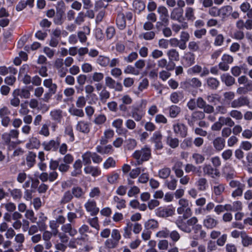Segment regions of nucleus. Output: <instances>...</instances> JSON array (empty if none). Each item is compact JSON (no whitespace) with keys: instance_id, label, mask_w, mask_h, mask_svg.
Returning a JSON list of instances; mask_svg holds the SVG:
<instances>
[{"instance_id":"f257e3e1","label":"nucleus","mask_w":252,"mask_h":252,"mask_svg":"<svg viewBox=\"0 0 252 252\" xmlns=\"http://www.w3.org/2000/svg\"><path fill=\"white\" fill-rule=\"evenodd\" d=\"M188 218H184L179 216L175 221L177 227L182 231L189 233L192 231L191 227L194 226L197 222L198 219L195 217H193L186 221Z\"/></svg>"},{"instance_id":"f03ea898","label":"nucleus","mask_w":252,"mask_h":252,"mask_svg":"<svg viewBox=\"0 0 252 252\" xmlns=\"http://www.w3.org/2000/svg\"><path fill=\"white\" fill-rule=\"evenodd\" d=\"M132 157L136 160V165H141L144 161H148L151 157V149L145 147L140 150L135 151Z\"/></svg>"},{"instance_id":"7ed1b4c3","label":"nucleus","mask_w":252,"mask_h":252,"mask_svg":"<svg viewBox=\"0 0 252 252\" xmlns=\"http://www.w3.org/2000/svg\"><path fill=\"white\" fill-rule=\"evenodd\" d=\"M224 125L232 127L234 125V122L230 117H220L219 121L211 126V129L213 131H220Z\"/></svg>"},{"instance_id":"20e7f679","label":"nucleus","mask_w":252,"mask_h":252,"mask_svg":"<svg viewBox=\"0 0 252 252\" xmlns=\"http://www.w3.org/2000/svg\"><path fill=\"white\" fill-rule=\"evenodd\" d=\"M64 65L63 60L61 58H57L54 63V67L61 78H64L68 72L67 68Z\"/></svg>"},{"instance_id":"39448f33","label":"nucleus","mask_w":252,"mask_h":252,"mask_svg":"<svg viewBox=\"0 0 252 252\" xmlns=\"http://www.w3.org/2000/svg\"><path fill=\"white\" fill-rule=\"evenodd\" d=\"M196 102L197 106L200 109H203L204 113L211 114L214 112L215 108L214 106L207 104L202 97H198Z\"/></svg>"},{"instance_id":"423d86ee","label":"nucleus","mask_w":252,"mask_h":252,"mask_svg":"<svg viewBox=\"0 0 252 252\" xmlns=\"http://www.w3.org/2000/svg\"><path fill=\"white\" fill-rule=\"evenodd\" d=\"M250 100L248 97L241 96L230 102V106L233 108H238L244 106H249Z\"/></svg>"},{"instance_id":"0eeeda50","label":"nucleus","mask_w":252,"mask_h":252,"mask_svg":"<svg viewBox=\"0 0 252 252\" xmlns=\"http://www.w3.org/2000/svg\"><path fill=\"white\" fill-rule=\"evenodd\" d=\"M175 214V209L172 207H166L159 208L157 212L156 215L157 216L162 218H166L172 217Z\"/></svg>"},{"instance_id":"6e6552de","label":"nucleus","mask_w":252,"mask_h":252,"mask_svg":"<svg viewBox=\"0 0 252 252\" xmlns=\"http://www.w3.org/2000/svg\"><path fill=\"white\" fill-rule=\"evenodd\" d=\"M203 171L205 175L210 176L211 178H215L219 177L220 172L217 169L214 168L209 164H205L203 167Z\"/></svg>"},{"instance_id":"1a4fd4ad","label":"nucleus","mask_w":252,"mask_h":252,"mask_svg":"<svg viewBox=\"0 0 252 252\" xmlns=\"http://www.w3.org/2000/svg\"><path fill=\"white\" fill-rule=\"evenodd\" d=\"M19 136V131L16 129H11L9 132H5L2 135V139L6 144H9L11 139H17Z\"/></svg>"},{"instance_id":"9d476101","label":"nucleus","mask_w":252,"mask_h":252,"mask_svg":"<svg viewBox=\"0 0 252 252\" xmlns=\"http://www.w3.org/2000/svg\"><path fill=\"white\" fill-rule=\"evenodd\" d=\"M85 207L92 215H95L99 212V208L97 207L96 202L94 200H89L85 204Z\"/></svg>"},{"instance_id":"9b49d317","label":"nucleus","mask_w":252,"mask_h":252,"mask_svg":"<svg viewBox=\"0 0 252 252\" xmlns=\"http://www.w3.org/2000/svg\"><path fill=\"white\" fill-rule=\"evenodd\" d=\"M157 12L159 15V19L160 21L164 22L165 25L168 23V11L164 6H159L157 9Z\"/></svg>"},{"instance_id":"f8f14e48","label":"nucleus","mask_w":252,"mask_h":252,"mask_svg":"<svg viewBox=\"0 0 252 252\" xmlns=\"http://www.w3.org/2000/svg\"><path fill=\"white\" fill-rule=\"evenodd\" d=\"M173 130L177 135H179L182 137H185L187 135V128L182 124H177L173 126Z\"/></svg>"},{"instance_id":"ddd939ff","label":"nucleus","mask_w":252,"mask_h":252,"mask_svg":"<svg viewBox=\"0 0 252 252\" xmlns=\"http://www.w3.org/2000/svg\"><path fill=\"white\" fill-rule=\"evenodd\" d=\"M158 67L160 68L165 67L168 71L173 70L175 68V63L173 62H169L167 64V61L165 59H161L157 62Z\"/></svg>"},{"instance_id":"4468645a","label":"nucleus","mask_w":252,"mask_h":252,"mask_svg":"<svg viewBox=\"0 0 252 252\" xmlns=\"http://www.w3.org/2000/svg\"><path fill=\"white\" fill-rule=\"evenodd\" d=\"M162 137V134L159 131H157L153 134L152 140L155 143L156 149L157 150H160L163 148Z\"/></svg>"},{"instance_id":"2eb2a0df","label":"nucleus","mask_w":252,"mask_h":252,"mask_svg":"<svg viewBox=\"0 0 252 252\" xmlns=\"http://www.w3.org/2000/svg\"><path fill=\"white\" fill-rule=\"evenodd\" d=\"M251 91H252V80H249L243 87L238 88L236 92L239 94H245Z\"/></svg>"},{"instance_id":"dca6fc26","label":"nucleus","mask_w":252,"mask_h":252,"mask_svg":"<svg viewBox=\"0 0 252 252\" xmlns=\"http://www.w3.org/2000/svg\"><path fill=\"white\" fill-rule=\"evenodd\" d=\"M61 230L63 233H68L71 236H75L77 233V230L73 227L70 223L63 224L61 226Z\"/></svg>"},{"instance_id":"f3484780","label":"nucleus","mask_w":252,"mask_h":252,"mask_svg":"<svg viewBox=\"0 0 252 252\" xmlns=\"http://www.w3.org/2000/svg\"><path fill=\"white\" fill-rule=\"evenodd\" d=\"M82 166L81 160L80 159L76 160L73 165V170L71 172V175L73 177H76L80 175L82 173Z\"/></svg>"},{"instance_id":"a211bd4d","label":"nucleus","mask_w":252,"mask_h":252,"mask_svg":"<svg viewBox=\"0 0 252 252\" xmlns=\"http://www.w3.org/2000/svg\"><path fill=\"white\" fill-rule=\"evenodd\" d=\"M217 224L218 221L210 216H207L203 220L204 226L208 229H212L215 227Z\"/></svg>"},{"instance_id":"6ab92c4d","label":"nucleus","mask_w":252,"mask_h":252,"mask_svg":"<svg viewBox=\"0 0 252 252\" xmlns=\"http://www.w3.org/2000/svg\"><path fill=\"white\" fill-rule=\"evenodd\" d=\"M132 117L136 121H140L143 118V113L138 107L133 106L131 112Z\"/></svg>"},{"instance_id":"aec40b11","label":"nucleus","mask_w":252,"mask_h":252,"mask_svg":"<svg viewBox=\"0 0 252 252\" xmlns=\"http://www.w3.org/2000/svg\"><path fill=\"white\" fill-rule=\"evenodd\" d=\"M213 144L216 150L221 151L225 146V140L221 137H218L213 140Z\"/></svg>"},{"instance_id":"412c9836","label":"nucleus","mask_w":252,"mask_h":252,"mask_svg":"<svg viewBox=\"0 0 252 252\" xmlns=\"http://www.w3.org/2000/svg\"><path fill=\"white\" fill-rule=\"evenodd\" d=\"M59 144L60 143L58 141L52 140L48 142H44L43 146L45 150L49 151L53 149L55 151L58 148Z\"/></svg>"},{"instance_id":"4be33fe9","label":"nucleus","mask_w":252,"mask_h":252,"mask_svg":"<svg viewBox=\"0 0 252 252\" xmlns=\"http://www.w3.org/2000/svg\"><path fill=\"white\" fill-rule=\"evenodd\" d=\"M183 10L179 8H174L171 12L170 18L172 20L180 21L183 16Z\"/></svg>"},{"instance_id":"5701e85b","label":"nucleus","mask_w":252,"mask_h":252,"mask_svg":"<svg viewBox=\"0 0 252 252\" xmlns=\"http://www.w3.org/2000/svg\"><path fill=\"white\" fill-rule=\"evenodd\" d=\"M43 85L49 89L50 92L52 94H55L57 91V86L53 83L52 79H45L43 81Z\"/></svg>"},{"instance_id":"b1692460","label":"nucleus","mask_w":252,"mask_h":252,"mask_svg":"<svg viewBox=\"0 0 252 252\" xmlns=\"http://www.w3.org/2000/svg\"><path fill=\"white\" fill-rule=\"evenodd\" d=\"M14 93L21 98H29L31 96L30 91L26 88L17 89L13 91Z\"/></svg>"},{"instance_id":"393cba45","label":"nucleus","mask_w":252,"mask_h":252,"mask_svg":"<svg viewBox=\"0 0 252 252\" xmlns=\"http://www.w3.org/2000/svg\"><path fill=\"white\" fill-rule=\"evenodd\" d=\"M220 78L227 86H231L235 83V78L229 74H223Z\"/></svg>"},{"instance_id":"a878e982","label":"nucleus","mask_w":252,"mask_h":252,"mask_svg":"<svg viewBox=\"0 0 252 252\" xmlns=\"http://www.w3.org/2000/svg\"><path fill=\"white\" fill-rule=\"evenodd\" d=\"M225 190V186L222 184L215 183L213 187V191L216 196H220Z\"/></svg>"},{"instance_id":"bb28decb","label":"nucleus","mask_w":252,"mask_h":252,"mask_svg":"<svg viewBox=\"0 0 252 252\" xmlns=\"http://www.w3.org/2000/svg\"><path fill=\"white\" fill-rule=\"evenodd\" d=\"M171 169L169 167H164L158 171V177L162 179H166L171 174Z\"/></svg>"},{"instance_id":"cd10ccee","label":"nucleus","mask_w":252,"mask_h":252,"mask_svg":"<svg viewBox=\"0 0 252 252\" xmlns=\"http://www.w3.org/2000/svg\"><path fill=\"white\" fill-rule=\"evenodd\" d=\"M116 23L120 29L123 30L126 27V23L124 14L122 13L118 14L116 19Z\"/></svg>"},{"instance_id":"c85d7f7f","label":"nucleus","mask_w":252,"mask_h":252,"mask_svg":"<svg viewBox=\"0 0 252 252\" xmlns=\"http://www.w3.org/2000/svg\"><path fill=\"white\" fill-rule=\"evenodd\" d=\"M132 6L135 11L140 12L145 8V4L141 0H134Z\"/></svg>"},{"instance_id":"c756f323","label":"nucleus","mask_w":252,"mask_h":252,"mask_svg":"<svg viewBox=\"0 0 252 252\" xmlns=\"http://www.w3.org/2000/svg\"><path fill=\"white\" fill-rule=\"evenodd\" d=\"M173 31L176 33H178L181 30H185L188 28V25L187 22H182L181 24H179L174 23L171 26Z\"/></svg>"},{"instance_id":"7c9ffc66","label":"nucleus","mask_w":252,"mask_h":252,"mask_svg":"<svg viewBox=\"0 0 252 252\" xmlns=\"http://www.w3.org/2000/svg\"><path fill=\"white\" fill-rule=\"evenodd\" d=\"M177 211L179 215L183 214L182 217L189 218L191 216V210L190 208H184L180 206L177 208Z\"/></svg>"},{"instance_id":"2f4dec72","label":"nucleus","mask_w":252,"mask_h":252,"mask_svg":"<svg viewBox=\"0 0 252 252\" xmlns=\"http://www.w3.org/2000/svg\"><path fill=\"white\" fill-rule=\"evenodd\" d=\"M242 244L244 247L252 245V238L249 236L245 232L241 234Z\"/></svg>"},{"instance_id":"473e14b6","label":"nucleus","mask_w":252,"mask_h":252,"mask_svg":"<svg viewBox=\"0 0 252 252\" xmlns=\"http://www.w3.org/2000/svg\"><path fill=\"white\" fill-rule=\"evenodd\" d=\"M77 129L84 133H87L90 131L89 124L84 121H80L78 123Z\"/></svg>"},{"instance_id":"72a5a7b5","label":"nucleus","mask_w":252,"mask_h":252,"mask_svg":"<svg viewBox=\"0 0 252 252\" xmlns=\"http://www.w3.org/2000/svg\"><path fill=\"white\" fill-rule=\"evenodd\" d=\"M185 170L187 173L190 172L198 173L199 176H200L201 173L199 169H198L196 166L191 163H188L186 165Z\"/></svg>"},{"instance_id":"f704fd0d","label":"nucleus","mask_w":252,"mask_h":252,"mask_svg":"<svg viewBox=\"0 0 252 252\" xmlns=\"http://www.w3.org/2000/svg\"><path fill=\"white\" fill-rule=\"evenodd\" d=\"M84 171L86 174H90L93 176H96L100 173L97 167L90 165L85 167L84 168Z\"/></svg>"},{"instance_id":"c9c22d12","label":"nucleus","mask_w":252,"mask_h":252,"mask_svg":"<svg viewBox=\"0 0 252 252\" xmlns=\"http://www.w3.org/2000/svg\"><path fill=\"white\" fill-rule=\"evenodd\" d=\"M167 55L170 61V62H172V61H178L179 60V54L176 49H172L169 50L167 52Z\"/></svg>"},{"instance_id":"e433bc0d","label":"nucleus","mask_w":252,"mask_h":252,"mask_svg":"<svg viewBox=\"0 0 252 252\" xmlns=\"http://www.w3.org/2000/svg\"><path fill=\"white\" fill-rule=\"evenodd\" d=\"M36 155L33 152H29L26 158L27 164L28 167H32L35 162Z\"/></svg>"},{"instance_id":"4c0bfd02","label":"nucleus","mask_w":252,"mask_h":252,"mask_svg":"<svg viewBox=\"0 0 252 252\" xmlns=\"http://www.w3.org/2000/svg\"><path fill=\"white\" fill-rule=\"evenodd\" d=\"M99 100L102 102L105 103L110 97V93L107 91L106 88H104L99 94Z\"/></svg>"},{"instance_id":"58836bf2","label":"nucleus","mask_w":252,"mask_h":252,"mask_svg":"<svg viewBox=\"0 0 252 252\" xmlns=\"http://www.w3.org/2000/svg\"><path fill=\"white\" fill-rule=\"evenodd\" d=\"M50 115L52 119L58 122L62 119V111L61 110H54L50 112Z\"/></svg>"},{"instance_id":"ea45409f","label":"nucleus","mask_w":252,"mask_h":252,"mask_svg":"<svg viewBox=\"0 0 252 252\" xmlns=\"http://www.w3.org/2000/svg\"><path fill=\"white\" fill-rule=\"evenodd\" d=\"M125 149L129 151L133 150L137 145V142L135 139H128L125 141Z\"/></svg>"},{"instance_id":"a19ab883","label":"nucleus","mask_w":252,"mask_h":252,"mask_svg":"<svg viewBox=\"0 0 252 252\" xmlns=\"http://www.w3.org/2000/svg\"><path fill=\"white\" fill-rule=\"evenodd\" d=\"M207 83L208 87L212 89H216L219 85V81L213 77L208 78L207 80Z\"/></svg>"},{"instance_id":"79ce46f5","label":"nucleus","mask_w":252,"mask_h":252,"mask_svg":"<svg viewBox=\"0 0 252 252\" xmlns=\"http://www.w3.org/2000/svg\"><path fill=\"white\" fill-rule=\"evenodd\" d=\"M28 101H26L24 102L21 103L19 105L20 106V108L19 110V113L20 115H27V114H29L30 110L28 107Z\"/></svg>"},{"instance_id":"37998d69","label":"nucleus","mask_w":252,"mask_h":252,"mask_svg":"<svg viewBox=\"0 0 252 252\" xmlns=\"http://www.w3.org/2000/svg\"><path fill=\"white\" fill-rule=\"evenodd\" d=\"M229 117L233 118L236 120H241L243 118V114L240 111L236 109H233L229 113Z\"/></svg>"},{"instance_id":"c03bdc74","label":"nucleus","mask_w":252,"mask_h":252,"mask_svg":"<svg viewBox=\"0 0 252 252\" xmlns=\"http://www.w3.org/2000/svg\"><path fill=\"white\" fill-rule=\"evenodd\" d=\"M96 62L100 65L105 67L109 64L110 59L107 57L99 56L98 57Z\"/></svg>"},{"instance_id":"a18cd8bd","label":"nucleus","mask_w":252,"mask_h":252,"mask_svg":"<svg viewBox=\"0 0 252 252\" xmlns=\"http://www.w3.org/2000/svg\"><path fill=\"white\" fill-rule=\"evenodd\" d=\"M185 17L189 21H193L195 19L194 9L191 7H188L185 10Z\"/></svg>"},{"instance_id":"49530a36","label":"nucleus","mask_w":252,"mask_h":252,"mask_svg":"<svg viewBox=\"0 0 252 252\" xmlns=\"http://www.w3.org/2000/svg\"><path fill=\"white\" fill-rule=\"evenodd\" d=\"M177 180L175 178H172L170 180H166L165 185L167 188L172 190H174L176 189Z\"/></svg>"},{"instance_id":"de8ad7c7","label":"nucleus","mask_w":252,"mask_h":252,"mask_svg":"<svg viewBox=\"0 0 252 252\" xmlns=\"http://www.w3.org/2000/svg\"><path fill=\"white\" fill-rule=\"evenodd\" d=\"M207 180L205 178H200L197 182L198 189L200 191H204L206 189Z\"/></svg>"},{"instance_id":"09e8293b","label":"nucleus","mask_w":252,"mask_h":252,"mask_svg":"<svg viewBox=\"0 0 252 252\" xmlns=\"http://www.w3.org/2000/svg\"><path fill=\"white\" fill-rule=\"evenodd\" d=\"M115 203H117V208L120 210L126 207V201L119 197L115 196L113 198Z\"/></svg>"},{"instance_id":"8fccbe9b","label":"nucleus","mask_w":252,"mask_h":252,"mask_svg":"<svg viewBox=\"0 0 252 252\" xmlns=\"http://www.w3.org/2000/svg\"><path fill=\"white\" fill-rule=\"evenodd\" d=\"M192 158L194 160L196 164H201L205 160V158L202 155L196 153L192 154Z\"/></svg>"},{"instance_id":"3c124183","label":"nucleus","mask_w":252,"mask_h":252,"mask_svg":"<svg viewBox=\"0 0 252 252\" xmlns=\"http://www.w3.org/2000/svg\"><path fill=\"white\" fill-rule=\"evenodd\" d=\"M73 198L72 193L70 191H67L64 192L61 200V204H65L70 202Z\"/></svg>"},{"instance_id":"603ef678","label":"nucleus","mask_w":252,"mask_h":252,"mask_svg":"<svg viewBox=\"0 0 252 252\" xmlns=\"http://www.w3.org/2000/svg\"><path fill=\"white\" fill-rule=\"evenodd\" d=\"M10 104L15 107H17L21 104L18 96L14 92H12V98L10 100Z\"/></svg>"},{"instance_id":"864d4df0","label":"nucleus","mask_w":252,"mask_h":252,"mask_svg":"<svg viewBox=\"0 0 252 252\" xmlns=\"http://www.w3.org/2000/svg\"><path fill=\"white\" fill-rule=\"evenodd\" d=\"M169 115L172 118H175L180 112V108L176 105H172L169 108Z\"/></svg>"},{"instance_id":"5fc2aeb1","label":"nucleus","mask_w":252,"mask_h":252,"mask_svg":"<svg viewBox=\"0 0 252 252\" xmlns=\"http://www.w3.org/2000/svg\"><path fill=\"white\" fill-rule=\"evenodd\" d=\"M232 7L230 6H226L220 9V16H221L222 18L228 16L229 13L232 11Z\"/></svg>"},{"instance_id":"6e6d98bb","label":"nucleus","mask_w":252,"mask_h":252,"mask_svg":"<svg viewBox=\"0 0 252 252\" xmlns=\"http://www.w3.org/2000/svg\"><path fill=\"white\" fill-rule=\"evenodd\" d=\"M184 58L189 65H191L194 63V54L192 52H189L186 53Z\"/></svg>"},{"instance_id":"4d7b16f0","label":"nucleus","mask_w":252,"mask_h":252,"mask_svg":"<svg viewBox=\"0 0 252 252\" xmlns=\"http://www.w3.org/2000/svg\"><path fill=\"white\" fill-rule=\"evenodd\" d=\"M69 112L71 115L77 117H83L84 116L83 110L74 107L70 108L69 109Z\"/></svg>"},{"instance_id":"13d9d810","label":"nucleus","mask_w":252,"mask_h":252,"mask_svg":"<svg viewBox=\"0 0 252 252\" xmlns=\"http://www.w3.org/2000/svg\"><path fill=\"white\" fill-rule=\"evenodd\" d=\"M155 36L156 33L154 31L147 32L140 35L141 37H143L146 40H152L155 38Z\"/></svg>"},{"instance_id":"bf43d9fd","label":"nucleus","mask_w":252,"mask_h":252,"mask_svg":"<svg viewBox=\"0 0 252 252\" xmlns=\"http://www.w3.org/2000/svg\"><path fill=\"white\" fill-rule=\"evenodd\" d=\"M82 158L85 165L90 164L91 163V158H92V154L89 151L87 152L82 155Z\"/></svg>"},{"instance_id":"052dcab7","label":"nucleus","mask_w":252,"mask_h":252,"mask_svg":"<svg viewBox=\"0 0 252 252\" xmlns=\"http://www.w3.org/2000/svg\"><path fill=\"white\" fill-rule=\"evenodd\" d=\"M167 143L172 148H175L179 145V140L176 138L168 137Z\"/></svg>"},{"instance_id":"680f3d73","label":"nucleus","mask_w":252,"mask_h":252,"mask_svg":"<svg viewBox=\"0 0 252 252\" xmlns=\"http://www.w3.org/2000/svg\"><path fill=\"white\" fill-rule=\"evenodd\" d=\"M116 162L111 157L107 158L104 162L103 166L105 169H108L110 167H114L115 166Z\"/></svg>"},{"instance_id":"e2e57ef3","label":"nucleus","mask_w":252,"mask_h":252,"mask_svg":"<svg viewBox=\"0 0 252 252\" xmlns=\"http://www.w3.org/2000/svg\"><path fill=\"white\" fill-rule=\"evenodd\" d=\"M28 145L30 148H36L39 146L40 141L36 138L32 137L30 139V142Z\"/></svg>"},{"instance_id":"0e129e2a","label":"nucleus","mask_w":252,"mask_h":252,"mask_svg":"<svg viewBox=\"0 0 252 252\" xmlns=\"http://www.w3.org/2000/svg\"><path fill=\"white\" fill-rule=\"evenodd\" d=\"M169 235L172 241L174 242L178 241L181 238L180 234L177 230L172 231L170 233H169Z\"/></svg>"},{"instance_id":"69168bd1","label":"nucleus","mask_w":252,"mask_h":252,"mask_svg":"<svg viewBox=\"0 0 252 252\" xmlns=\"http://www.w3.org/2000/svg\"><path fill=\"white\" fill-rule=\"evenodd\" d=\"M104 78V74L100 72H94L92 75V79L94 82H99Z\"/></svg>"},{"instance_id":"338daca9","label":"nucleus","mask_w":252,"mask_h":252,"mask_svg":"<svg viewBox=\"0 0 252 252\" xmlns=\"http://www.w3.org/2000/svg\"><path fill=\"white\" fill-rule=\"evenodd\" d=\"M160 204L159 201L156 199H151L148 202V207L150 210L154 209Z\"/></svg>"},{"instance_id":"774afa93","label":"nucleus","mask_w":252,"mask_h":252,"mask_svg":"<svg viewBox=\"0 0 252 252\" xmlns=\"http://www.w3.org/2000/svg\"><path fill=\"white\" fill-rule=\"evenodd\" d=\"M232 133V129L229 126L224 127L222 129L221 135L222 138H227L230 136Z\"/></svg>"}]
</instances>
